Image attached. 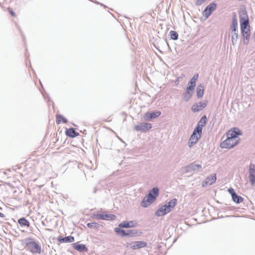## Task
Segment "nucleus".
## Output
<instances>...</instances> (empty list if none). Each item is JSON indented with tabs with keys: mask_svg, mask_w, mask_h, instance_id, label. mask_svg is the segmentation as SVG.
Segmentation results:
<instances>
[{
	"mask_svg": "<svg viewBox=\"0 0 255 255\" xmlns=\"http://www.w3.org/2000/svg\"><path fill=\"white\" fill-rule=\"evenodd\" d=\"M241 22V29L242 33L246 41L244 40L246 44L249 41L250 36V26L249 25V17L246 12L243 13V15L240 17Z\"/></svg>",
	"mask_w": 255,
	"mask_h": 255,
	"instance_id": "nucleus-1",
	"label": "nucleus"
},
{
	"mask_svg": "<svg viewBox=\"0 0 255 255\" xmlns=\"http://www.w3.org/2000/svg\"><path fill=\"white\" fill-rule=\"evenodd\" d=\"M159 190L157 187L153 188L149 193L143 198L141 205L143 207H146L151 204L158 196Z\"/></svg>",
	"mask_w": 255,
	"mask_h": 255,
	"instance_id": "nucleus-2",
	"label": "nucleus"
},
{
	"mask_svg": "<svg viewBox=\"0 0 255 255\" xmlns=\"http://www.w3.org/2000/svg\"><path fill=\"white\" fill-rule=\"evenodd\" d=\"M240 141L227 137V138L220 143V146L222 148L230 149L237 145Z\"/></svg>",
	"mask_w": 255,
	"mask_h": 255,
	"instance_id": "nucleus-3",
	"label": "nucleus"
},
{
	"mask_svg": "<svg viewBox=\"0 0 255 255\" xmlns=\"http://www.w3.org/2000/svg\"><path fill=\"white\" fill-rule=\"evenodd\" d=\"M26 247L32 254H40L41 252L40 246L35 241H31L27 243Z\"/></svg>",
	"mask_w": 255,
	"mask_h": 255,
	"instance_id": "nucleus-4",
	"label": "nucleus"
},
{
	"mask_svg": "<svg viewBox=\"0 0 255 255\" xmlns=\"http://www.w3.org/2000/svg\"><path fill=\"white\" fill-rule=\"evenodd\" d=\"M94 217L97 219L104 220H114L116 218V216L114 215L108 214L105 212H101L97 213L94 215Z\"/></svg>",
	"mask_w": 255,
	"mask_h": 255,
	"instance_id": "nucleus-5",
	"label": "nucleus"
},
{
	"mask_svg": "<svg viewBox=\"0 0 255 255\" xmlns=\"http://www.w3.org/2000/svg\"><path fill=\"white\" fill-rule=\"evenodd\" d=\"M241 135H242L241 130L237 128H232L226 133L227 137L234 138L239 141L240 140L239 136Z\"/></svg>",
	"mask_w": 255,
	"mask_h": 255,
	"instance_id": "nucleus-6",
	"label": "nucleus"
},
{
	"mask_svg": "<svg viewBox=\"0 0 255 255\" xmlns=\"http://www.w3.org/2000/svg\"><path fill=\"white\" fill-rule=\"evenodd\" d=\"M201 132L196 131V129H194L193 132L189 139L188 145L189 147L193 146L198 141L201 136Z\"/></svg>",
	"mask_w": 255,
	"mask_h": 255,
	"instance_id": "nucleus-7",
	"label": "nucleus"
},
{
	"mask_svg": "<svg viewBox=\"0 0 255 255\" xmlns=\"http://www.w3.org/2000/svg\"><path fill=\"white\" fill-rule=\"evenodd\" d=\"M152 128V126L149 123H141L134 127V129L136 131H141L145 132L150 129Z\"/></svg>",
	"mask_w": 255,
	"mask_h": 255,
	"instance_id": "nucleus-8",
	"label": "nucleus"
},
{
	"mask_svg": "<svg viewBox=\"0 0 255 255\" xmlns=\"http://www.w3.org/2000/svg\"><path fill=\"white\" fill-rule=\"evenodd\" d=\"M217 4L215 3H211L204 10L203 13L206 17H208L212 12L216 8Z\"/></svg>",
	"mask_w": 255,
	"mask_h": 255,
	"instance_id": "nucleus-9",
	"label": "nucleus"
},
{
	"mask_svg": "<svg viewBox=\"0 0 255 255\" xmlns=\"http://www.w3.org/2000/svg\"><path fill=\"white\" fill-rule=\"evenodd\" d=\"M216 174L211 175L210 176L207 177L205 181L202 182V186L203 187H206L211 185L216 182Z\"/></svg>",
	"mask_w": 255,
	"mask_h": 255,
	"instance_id": "nucleus-10",
	"label": "nucleus"
},
{
	"mask_svg": "<svg viewBox=\"0 0 255 255\" xmlns=\"http://www.w3.org/2000/svg\"><path fill=\"white\" fill-rule=\"evenodd\" d=\"M115 232L119 235H120L122 237L124 236H131L136 233L134 230H130L128 232H126L125 230L120 229V228H116L115 229Z\"/></svg>",
	"mask_w": 255,
	"mask_h": 255,
	"instance_id": "nucleus-11",
	"label": "nucleus"
},
{
	"mask_svg": "<svg viewBox=\"0 0 255 255\" xmlns=\"http://www.w3.org/2000/svg\"><path fill=\"white\" fill-rule=\"evenodd\" d=\"M207 103V101H204V102H199L198 103L194 104L191 108L192 111L194 113L201 111L206 107Z\"/></svg>",
	"mask_w": 255,
	"mask_h": 255,
	"instance_id": "nucleus-12",
	"label": "nucleus"
},
{
	"mask_svg": "<svg viewBox=\"0 0 255 255\" xmlns=\"http://www.w3.org/2000/svg\"><path fill=\"white\" fill-rule=\"evenodd\" d=\"M229 193L232 195L233 201L237 203H241L243 201V198L240 196H238L233 188H230L228 190Z\"/></svg>",
	"mask_w": 255,
	"mask_h": 255,
	"instance_id": "nucleus-13",
	"label": "nucleus"
},
{
	"mask_svg": "<svg viewBox=\"0 0 255 255\" xmlns=\"http://www.w3.org/2000/svg\"><path fill=\"white\" fill-rule=\"evenodd\" d=\"M170 209L168 208L166 204L161 206L158 210L155 212V215L157 216L160 217L165 215V214L170 212Z\"/></svg>",
	"mask_w": 255,
	"mask_h": 255,
	"instance_id": "nucleus-14",
	"label": "nucleus"
},
{
	"mask_svg": "<svg viewBox=\"0 0 255 255\" xmlns=\"http://www.w3.org/2000/svg\"><path fill=\"white\" fill-rule=\"evenodd\" d=\"M207 123V118L206 116H204L201 118L200 120L199 121L197 127L195 128L196 129V131H199V132H201L202 131V128L205 126Z\"/></svg>",
	"mask_w": 255,
	"mask_h": 255,
	"instance_id": "nucleus-15",
	"label": "nucleus"
},
{
	"mask_svg": "<svg viewBox=\"0 0 255 255\" xmlns=\"http://www.w3.org/2000/svg\"><path fill=\"white\" fill-rule=\"evenodd\" d=\"M137 225V223L134 221H125L123 222L122 223H120L119 225V227L120 228H133L135 227Z\"/></svg>",
	"mask_w": 255,
	"mask_h": 255,
	"instance_id": "nucleus-16",
	"label": "nucleus"
},
{
	"mask_svg": "<svg viewBox=\"0 0 255 255\" xmlns=\"http://www.w3.org/2000/svg\"><path fill=\"white\" fill-rule=\"evenodd\" d=\"M146 246L147 243L145 242L137 241L132 244L131 248L133 250H135L145 247Z\"/></svg>",
	"mask_w": 255,
	"mask_h": 255,
	"instance_id": "nucleus-17",
	"label": "nucleus"
},
{
	"mask_svg": "<svg viewBox=\"0 0 255 255\" xmlns=\"http://www.w3.org/2000/svg\"><path fill=\"white\" fill-rule=\"evenodd\" d=\"M65 133L67 136L70 137H75L79 135V133L77 132L74 128H69L66 129Z\"/></svg>",
	"mask_w": 255,
	"mask_h": 255,
	"instance_id": "nucleus-18",
	"label": "nucleus"
},
{
	"mask_svg": "<svg viewBox=\"0 0 255 255\" xmlns=\"http://www.w3.org/2000/svg\"><path fill=\"white\" fill-rule=\"evenodd\" d=\"M55 117L56 123L57 125H59L60 124H66L68 122L66 118L61 115L57 114L56 115Z\"/></svg>",
	"mask_w": 255,
	"mask_h": 255,
	"instance_id": "nucleus-19",
	"label": "nucleus"
},
{
	"mask_svg": "<svg viewBox=\"0 0 255 255\" xmlns=\"http://www.w3.org/2000/svg\"><path fill=\"white\" fill-rule=\"evenodd\" d=\"M57 240L60 243H72L75 240L73 237L70 236L64 238L58 237Z\"/></svg>",
	"mask_w": 255,
	"mask_h": 255,
	"instance_id": "nucleus-20",
	"label": "nucleus"
},
{
	"mask_svg": "<svg viewBox=\"0 0 255 255\" xmlns=\"http://www.w3.org/2000/svg\"><path fill=\"white\" fill-rule=\"evenodd\" d=\"M72 246L75 250L79 252L86 251L87 250L84 245L79 244L78 243L73 244Z\"/></svg>",
	"mask_w": 255,
	"mask_h": 255,
	"instance_id": "nucleus-21",
	"label": "nucleus"
},
{
	"mask_svg": "<svg viewBox=\"0 0 255 255\" xmlns=\"http://www.w3.org/2000/svg\"><path fill=\"white\" fill-rule=\"evenodd\" d=\"M193 91V89H188V87H187L184 95V99L185 101H187L191 98Z\"/></svg>",
	"mask_w": 255,
	"mask_h": 255,
	"instance_id": "nucleus-22",
	"label": "nucleus"
},
{
	"mask_svg": "<svg viewBox=\"0 0 255 255\" xmlns=\"http://www.w3.org/2000/svg\"><path fill=\"white\" fill-rule=\"evenodd\" d=\"M204 92V87L202 85H200L196 89L197 96L198 98H201L203 97Z\"/></svg>",
	"mask_w": 255,
	"mask_h": 255,
	"instance_id": "nucleus-23",
	"label": "nucleus"
},
{
	"mask_svg": "<svg viewBox=\"0 0 255 255\" xmlns=\"http://www.w3.org/2000/svg\"><path fill=\"white\" fill-rule=\"evenodd\" d=\"M18 224L21 226H26L29 227L30 226L29 222L25 218H21L18 220Z\"/></svg>",
	"mask_w": 255,
	"mask_h": 255,
	"instance_id": "nucleus-24",
	"label": "nucleus"
},
{
	"mask_svg": "<svg viewBox=\"0 0 255 255\" xmlns=\"http://www.w3.org/2000/svg\"><path fill=\"white\" fill-rule=\"evenodd\" d=\"M177 199H173L171 200L169 202L166 204L167 207L170 209V211L173 209L174 207L176 206L177 204Z\"/></svg>",
	"mask_w": 255,
	"mask_h": 255,
	"instance_id": "nucleus-25",
	"label": "nucleus"
},
{
	"mask_svg": "<svg viewBox=\"0 0 255 255\" xmlns=\"http://www.w3.org/2000/svg\"><path fill=\"white\" fill-rule=\"evenodd\" d=\"M161 114V112L159 111H157L155 112H152L151 113H146V116H149V118L150 119H155L158 117H159Z\"/></svg>",
	"mask_w": 255,
	"mask_h": 255,
	"instance_id": "nucleus-26",
	"label": "nucleus"
},
{
	"mask_svg": "<svg viewBox=\"0 0 255 255\" xmlns=\"http://www.w3.org/2000/svg\"><path fill=\"white\" fill-rule=\"evenodd\" d=\"M238 27V21L236 17H234L232 20V23L231 26L232 32H236V30Z\"/></svg>",
	"mask_w": 255,
	"mask_h": 255,
	"instance_id": "nucleus-27",
	"label": "nucleus"
},
{
	"mask_svg": "<svg viewBox=\"0 0 255 255\" xmlns=\"http://www.w3.org/2000/svg\"><path fill=\"white\" fill-rule=\"evenodd\" d=\"M170 38L173 40H177L178 38V33L173 30H171L169 32Z\"/></svg>",
	"mask_w": 255,
	"mask_h": 255,
	"instance_id": "nucleus-28",
	"label": "nucleus"
},
{
	"mask_svg": "<svg viewBox=\"0 0 255 255\" xmlns=\"http://www.w3.org/2000/svg\"><path fill=\"white\" fill-rule=\"evenodd\" d=\"M249 179L252 185L255 183V173H250Z\"/></svg>",
	"mask_w": 255,
	"mask_h": 255,
	"instance_id": "nucleus-29",
	"label": "nucleus"
},
{
	"mask_svg": "<svg viewBox=\"0 0 255 255\" xmlns=\"http://www.w3.org/2000/svg\"><path fill=\"white\" fill-rule=\"evenodd\" d=\"M232 43L234 44V43L236 41L237 38H238V34L236 32H232Z\"/></svg>",
	"mask_w": 255,
	"mask_h": 255,
	"instance_id": "nucleus-30",
	"label": "nucleus"
},
{
	"mask_svg": "<svg viewBox=\"0 0 255 255\" xmlns=\"http://www.w3.org/2000/svg\"><path fill=\"white\" fill-rule=\"evenodd\" d=\"M87 226L90 228H97L98 226H99V224L96 223H89L87 224Z\"/></svg>",
	"mask_w": 255,
	"mask_h": 255,
	"instance_id": "nucleus-31",
	"label": "nucleus"
},
{
	"mask_svg": "<svg viewBox=\"0 0 255 255\" xmlns=\"http://www.w3.org/2000/svg\"><path fill=\"white\" fill-rule=\"evenodd\" d=\"M255 166L254 164L251 163L249 168V173H255Z\"/></svg>",
	"mask_w": 255,
	"mask_h": 255,
	"instance_id": "nucleus-32",
	"label": "nucleus"
},
{
	"mask_svg": "<svg viewBox=\"0 0 255 255\" xmlns=\"http://www.w3.org/2000/svg\"><path fill=\"white\" fill-rule=\"evenodd\" d=\"M195 85H196L195 83H194L193 82L190 81L187 87H188V89H191L194 90V87H195Z\"/></svg>",
	"mask_w": 255,
	"mask_h": 255,
	"instance_id": "nucleus-33",
	"label": "nucleus"
},
{
	"mask_svg": "<svg viewBox=\"0 0 255 255\" xmlns=\"http://www.w3.org/2000/svg\"><path fill=\"white\" fill-rule=\"evenodd\" d=\"M198 77H199V75H198V73H196V74H195L193 76V77H192V78L191 79V80H190V81H192V82H193L194 83H195V84H196V81H197V79H198Z\"/></svg>",
	"mask_w": 255,
	"mask_h": 255,
	"instance_id": "nucleus-34",
	"label": "nucleus"
},
{
	"mask_svg": "<svg viewBox=\"0 0 255 255\" xmlns=\"http://www.w3.org/2000/svg\"><path fill=\"white\" fill-rule=\"evenodd\" d=\"M205 1L206 0H196L195 3L196 5H200Z\"/></svg>",
	"mask_w": 255,
	"mask_h": 255,
	"instance_id": "nucleus-35",
	"label": "nucleus"
},
{
	"mask_svg": "<svg viewBox=\"0 0 255 255\" xmlns=\"http://www.w3.org/2000/svg\"><path fill=\"white\" fill-rule=\"evenodd\" d=\"M8 12L10 13V14H11V15L12 16H15V13L13 11V10H12L11 8H10V7L8 8Z\"/></svg>",
	"mask_w": 255,
	"mask_h": 255,
	"instance_id": "nucleus-36",
	"label": "nucleus"
},
{
	"mask_svg": "<svg viewBox=\"0 0 255 255\" xmlns=\"http://www.w3.org/2000/svg\"><path fill=\"white\" fill-rule=\"evenodd\" d=\"M0 217H4V215L3 213L0 212Z\"/></svg>",
	"mask_w": 255,
	"mask_h": 255,
	"instance_id": "nucleus-37",
	"label": "nucleus"
},
{
	"mask_svg": "<svg viewBox=\"0 0 255 255\" xmlns=\"http://www.w3.org/2000/svg\"><path fill=\"white\" fill-rule=\"evenodd\" d=\"M196 166L199 168L201 167V166L200 165H196Z\"/></svg>",
	"mask_w": 255,
	"mask_h": 255,
	"instance_id": "nucleus-38",
	"label": "nucleus"
},
{
	"mask_svg": "<svg viewBox=\"0 0 255 255\" xmlns=\"http://www.w3.org/2000/svg\"><path fill=\"white\" fill-rule=\"evenodd\" d=\"M46 231H50V232L52 231V229H46Z\"/></svg>",
	"mask_w": 255,
	"mask_h": 255,
	"instance_id": "nucleus-39",
	"label": "nucleus"
},
{
	"mask_svg": "<svg viewBox=\"0 0 255 255\" xmlns=\"http://www.w3.org/2000/svg\"><path fill=\"white\" fill-rule=\"evenodd\" d=\"M112 120H106L105 122H111Z\"/></svg>",
	"mask_w": 255,
	"mask_h": 255,
	"instance_id": "nucleus-40",
	"label": "nucleus"
}]
</instances>
